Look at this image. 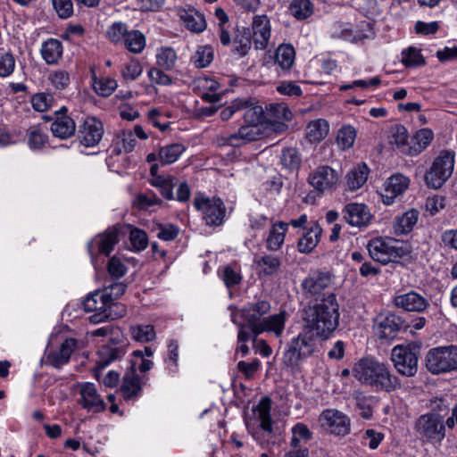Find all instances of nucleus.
<instances>
[{"label":"nucleus","instance_id":"53","mask_svg":"<svg viewBox=\"0 0 457 457\" xmlns=\"http://www.w3.org/2000/svg\"><path fill=\"white\" fill-rule=\"evenodd\" d=\"M220 274L227 287L238 285L242 280L240 269L237 266H225L220 269Z\"/></svg>","mask_w":457,"mask_h":457},{"label":"nucleus","instance_id":"35","mask_svg":"<svg viewBox=\"0 0 457 457\" xmlns=\"http://www.w3.org/2000/svg\"><path fill=\"white\" fill-rule=\"evenodd\" d=\"M369 169L365 163L353 167L346 175V189L355 191L361 188L368 179Z\"/></svg>","mask_w":457,"mask_h":457},{"label":"nucleus","instance_id":"26","mask_svg":"<svg viewBox=\"0 0 457 457\" xmlns=\"http://www.w3.org/2000/svg\"><path fill=\"white\" fill-rule=\"evenodd\" d=\"M253 262L259 277L272 276L279 270L281 266L280 258L269 253L255 257Z\"/></svg>","mask_w":457,"mask_h":457},{"label":"nucleus","instance_id":"11","mask_svg":"<svg viewBox=\"0 0 457 457\" xmlns=\"http://www.w3.org/2000/svg\"><path fill=\"white\" fill-rule=\"evenodd\" d=\"M409 327L402 316H376L373 321L374 333L381 340H392Z\"/></svg>","mask_w":457,"mask_h":457},{"label":"nucleus","instance_id":"27","mask_svg":"<svg viewBox=\"0 0 457 457\" xmlns=\"http://www.w3.org/2000/svg\"><path fill=\"white\" fill-rule=\"evenodd\" d=\"M253 412L256 414L257 419L260 420L261 428L271 434L273 432V424L270 416L271 411V400L268 396H263L259 401L256 407L253 409Z\"/></svg>","mask_w":457,"mask_h":457},{"label":"nucleus","instance_id":"24","mask_svg":"<svg viewBox=\"0 0 457 457\" xmlns=\"http://www.w3.org/2000/svg\"><path fill=\"white\" fill-rule=\"evenodd\" d=\"M179 15L184 26L194 33H201L206 29L204 14L195 8L181 9Z\"/></svg>","mask_w":457,"mask_h":457},{"label":"nucleus","instance_id":"62","mask_svg":"<svg viewBox=\"0 0 457 457\" xmlns=\"http://www.w3.org/2000/svg\"><path fill=\"white\" fill-rule=\"evenodd\" d=\"M89 334L92 337H110L111 340L113 342H119L122 336L120 329L111 323H107L106 325L89 332Z\"/></svg>","mask_w":457,"mask_h":457},{"label":"nucleus","instance_id":"25","mask_svg":"<svg viewBox=\"0 0 457 457\" xmlns=\"http://www.w3.org/2000/svg\"><path fill=\"white\" fill-rule=\"evenodd\" d=\"M420 212L417 209H410L395 219L393 229L395 235L409 234L419 220Z\"/></svg>","mask_w":457,"mask_h":457},{"label":"nucleus","instance_id":"51","mask_svg":"<svg viewBox=\"0 0 457 457\" xmlns=\"http://www.w3.org/2000/svg\"><path fill=\"white\" fill-rule=\"evenodd\" d=\"M313 314H338L339 305L334 294L324 297L320 303L313 306Z\"/></svg>","mask_w":457,"mask_h":457},{"label":"nucleus","instance_id":"15","mask_svg":"<svg viewBox=\"0 0 457 457\" xmlns=\"http://www.w3.org/2000/svg\"><path fill=\"white\" fill-rule=\"evenodd\" d=\"M251 37L256 50L268 47L271 37L270 21L265 14L254 15L251 24Z\"/></svg>","mask_w":457,"mask_h":457},{"label":"nucleus","instance_id":"52","mask_svg":"<svg viewBox=\"0 0 457 457\" xmlns=\"http://www.w3.org/2000/svg\"><path fill=\"white\" fill-rule=\"evenodd\" d=\"M142 72L143 66L136 58H131L120 70V74L126 81L136 80L139 76H141Z\"/></svg>","mask_w":457,"mask_h":457},{"label":"nucleus","instance_id":"56","mask_svg":"<svg viewBox=\"0 0 457 457\" xmlns=\"http://www.w3.org/2000/svg\"><path fill=\"white\" fill-rule=\"evenodd\" d=\"M280 159L282 165L289 170H297L302 162L299 152L293 147L283 150Z\"/></svg>","mask_w":457,"mask_h":457},{"label":"nucleus","instance_id":"46","mask_svg":"<svg viewBox=\"0 0 457 457\" xmlns=\"http://www.w3.org/2000/svg\"><path fill=\"white\" fill-rule=\"evenodd\" d=\"M313 4L311 0H292L289 12L293 17L302 21L306 20L313 13Z\"/></svg>","mask_w":457,"mask_h":457},{"label":"nucleus","instance_id":"41","mask_svg":"<svg viewBox=\"0 0 457 457\" xmlns=\"http://www.w3.org/2000/svg\"><path fill=\"white\" fill-rule=\"evenodd\" d=\"M186 151V146L180 143L166 145L159 150V161L162 164L174 163Z\"/></svg>","mask_w":457,"mask_h":457},{"label":"nucleus","instance_id":"1","mask_svg":"<svg viewBox=\"0 0 457 457\" xmlns=\"http://www.w3.org/2000/svg\"><path fill=\"white\" fill-rule=\"evenodd\" d=\"M353 374L361 384L374 386L378 390L392 392L401 387L400 379L385 363L374 357L368 356L359 360L353 368Z\"/></svg>","mask_w":457,"mask_h":457},{"label":"nucleus","instance_id":"43","mask_svg":"<svg viewBox=\"0 0 457 457\" xmlns=\"http://www.w3.org/2000/svg\"><path fill=\"white\" fill-rule=\"evenodd\" d=\"M134 206L140 211H154L162 205V201L154 193H139L133 201Z\"/></svg>","mask_w":457,"mask_h":457},{"label":"nucleus","instance_id":"16","mask_svg":"<svg viewBox=\"0 0 457 457\" xmlns=\"http://www.w3.org/2000/svg\"><path fill=\"white\" fill-rule=\"evenodd\" d=\"M321 426L331 434L345 436L350 431V420L337 410H325L319 419Z\"/></svg>","mask_w":457,"mask_h":457},{"label":"nucleus","instance_id":"59","mask_svg":"<svg viewBox=\"0 0 457 457\" xmlns=\"http://www.w3.org/2000/svg\"><path fill=\"white\" fill-rule=\"evenodd\" d=\"M312 438V432L303 423H297L292 428V438L290 445L298 448L301 440L308 441Z\"/></svg>","mask_w":457,"mask_h":457},{"label":"nucleus","instance_id":"61","mask_svg":"<svg viewBox=\"0 0 457 457\" xmlns=\"http://www.w3.org/2000/svg\"><path fill=\"white\" fill-rule=\"evenodd\" d=\"M445 197L438 195H433L427 197L424 208L426 212H428L430 216H435L440 211L445 209Z\"/></svg>","mask_w":457,"mask_h":457},{"label":"nucleus","instance_id":"48","mask_svg":"<svg viewBox=\"0 0 457 457\" xmlns=\"http://www.w3.org/2000/svg\"><path fill=\"white\" fill-rule=\"evenodd\" d=\"M28 145L30 149H41L47 142L48 136L41 126H32L28 129Z\"/></svg>","mask_w":457,"mask_h":457},{"label":"nucleus","instance_id":"3","mask_svg":"<svg viewBox=\"0 0 457 457\" xmlns=\"http://www.w3.org/2000/svg\"><path fill=\"white\" fill-rule=\"evenodd\" d=\"M246 318L245 323L238 322L233 319V322L238 326L237 339L239 343H246L250 340L252 335H259L262 332H272L277 337L283 333L286 317L285 316H267L261 320V316H239Z\"/></svg>","mask_w":457,"mask_h":457},{"label":"nucleus","instance_id":"63","mask_svg":"<svg viewBox=\"0 0 457 457\" xmlns=\"http://www.w3.org/2000/svg\"><path fill=\"white\" fill-rule=\"evenodd\" d=\"M129 241L137 251H143L147 247L148 237L146 233L139 228H133L129 233Z\"/></svg>","mask_w":457,"mask_h":457},{"label":"nucleus","instance_id":"22","mask_svg":"<svg viewBox=\"0 0 457 457\" xmlns=\"http://www.w3.org/2000/svg\"><path fill=\"white\" fill-rule=\"evenodd\" d=\"M394 303L398 308L411 312H422L429 304L427 298L414 291L396 295Z\"/></svg>","mask_w":457,"mask_h":457},{"label":"nucleus","instance_id":"60","mask_svg":"<svg viewBox=\"0 0 457 457\" xmlns=\"http://www.w3.org/2000/svg\"><path fill=\"white\" fill-rule=\"evenodd\" d=\"M402 62L407 67H413L423 64L424 59L420 50L409 47L402 52Z\"/></svg>","mask_w":457,"mask_h":457},{"label":"nucleus","instance_id":"38","mask_svg":"<svg viewBox=\"0 0 457 457\" xmlns=\"http://www.w3.org/2000/svg\"><path fill=\"white\" fill-rule=\"evenodd\" d=\"M295 52L289 44H282L275 51V62L281 70L287 71L295 62Z\"/></svg>","mask_w":457,"mask_h":457},{"label":"nucleus","instance_id":"6","mask_svg":"<svg viewBox=\"0 0 457 457\" xmlns=\"http://www.w3.org/2000/svg\"><path fill=\"white\" fill-rule=\"evenodd\" d=\"M417 347L411 345H397L391 351V361L396 371L404 377H413L418 371Z\"/></svg>","mask_w":457,"mask_h":457},{"label":"nucleus","instance_id":"21","mask_svg":"<svg viewBox=\"0 0 457 457\" xmlns=\"http://www.w3.org/2000/svg\"><path fill=\"white\" fill-rule=\"evenodd\" d=\"M345 221L353 227H364L371 219L370 209L364 204L350 203L343 209Z\"/></svg>","mask_w":457,"mask_h":457},{"label":"nucleus","instance_id":"45","mask_svg":"<svg viewBox=\"0 0 457 457\" xmlns=\"http://www.w3.org/2000/svg\"><path fill=\"white\" fill-rule=\"evenodd\" d=\"M356 137L357 131L353 126H342L338 129L336 137V143L337 147L343 151L350 149L353 145Z\"/></svg>","mask_w":457,"mask_h":457},{"label":"nucleus","instance_id":"20","mask_svg":"<svg viewBox=\"0 0 457 457\" xmlns=\"http://www.w3.org/2000/svg\"><path fill=\"white\" fill-rule=\"evenodd\" d=\"M410 186V179L403 174L396 173L389 177L385 182V194L381 195L382 202L391 205L395 199L403 195Z\"/></svg>","mask_w":457,"mask_h":457},{"label":"nucleus","instance_id":"39","mask_svg":"<svg viewBox=\"0 0 457 457\" xmlns=\"http://www.w3.org/2000/svg\"><path fill=\"white\" fill-rule=\"evenodd\" d=\"M121 45H123L129 52L138 54L144 51L146 46V38L141 31L132 29L129 30Z\"/></svg>","mask_w":457,"mask_h":457},{"label":"nucleus","instance_id":"18","mask_svg":"<svg viewBox=\"0 0 457 457\" xmlns=\"http://www.w3.org/2000/svg\"><path fill=\"white\" fill-rule=\"evenodd\" d=\"M77 347L78 341L72 337L63 339L57 349L48 346L46 353V363L54 368H61L69 362L71 355Z\"/></svg>","mask_w":457,"mask_h":457},{"label":"nucleus","instance_id":"42","mask_svg":"<svg viewBox=\"0 0 457 457\" xmlns=\"http://www.w3.org/2000/svg\"><path fill=\"white\" fill-rule=\"evenodd\" d=\"M174 179L175 178L171 175H162V177L151 178L149 183L156 187L165 199L173 200Z\"/></svg>","mask_w":457,"mask_h":457},{"label":"nucleus","instance_id":"34","mask_svg":"<svg viewBox=\"0 0 457 457\" xmlns=\"http://www.w3.org/2000/svg\"><path fill=\"white\" fill-rule=\"evenodd\" d=\"M262 132L259 126L246 123V125L239 128L237 133L230 135L227 139V143L231 145H238L240 143H237V140L251 142L260 138Z\"/></svg>","mask_w":457,"mask_h":457},{"label":"nucleus","instance_id":"14","mask_svg":"<svg viewBox=\"0 0 457 457\" xmlns=\"http://www.w3.org/2000/svg\"><path fill=\"white\" fill-rule=\"evenodd\" d=\"M333 282V275L330 271L316 270L302 281V288L304 294L310 297H316L328 287Z\"/></svg>","mask_w":457,"mask_h":457},{"label":"nucleus","instance_id":"2","mask_svg":"<svg viewBox=\"0 0 457 457\" xmlns=\"http://www.w3.org/2000/svg\"><path fill=\"white\" fill-rule=\"evenodd\" d=\"M320 343L304 328L287 342L282 357L283 364L292 370H297L307 358L320 352Z\"/></svg>","mask_w":457,"mask_h":457},{"label":"nucleus","instance_id":"64","mask_svg":"<svg viewBox=\"0 0 457 457\" xmlns=\"http://www.w3.org/2000/svg\"><path fill=\"white\" fill-rule=\"evenodd\" d=\"M147 76L152 83L158 86L168 87L172 84V79L162 68H151L147 72Z\"/></svg>","mask_w":457,"mask_h":457},{"label":"nucleus","instance_id":"33","mask_svg":"<svg viewBox=\"0 0 457 457\" xmlns=\"http://www.w3.org/2000/svg\"><path fill=\"white\" fill-rule=\"evenodd\" d=\"M288 228L287 222L279 221L275 223L267 237L266 246L270 251H278L281 248L285 241L286 233Z\"/></svg>","mask_w":457,"mask_h":457},{"label":"nucleus","instance_id":"47","mask_svg":"<svg viewBox=\"0 0 457 457\" xmlns=\"http://www.w3.org/2000/svg\"><path fill=\"white\" fill-rule=\"evenodd\" d=\"M156 64L162 70L170 71L177 62V54L171 47H161L156 52Z\"/></svg>","mask_w":457,"mask_h":457},{"label":"nucleus","instance_id":"31","mask_svg":"<svg viewBox=\"0 0 457 457\" xmlns=\"http://www.w3.org/2000/svg\"><path fill=\"white\" fill-rule=\"evenodd\" d=\"M40 53L47 64H56L62 56V44L56 38H49L43 42Z\"/></svg>","mask_w":457,"mask_h":457},{"label":"nucleus","instance_id":"28","mask_svg":"<svg viewBox=\"0 0 457 457\" xmlns=\"http://www.w3.org/2000/svg\"><path fill=\"white\" fill-rule=\"evenodd\" d=\"M80 309L85 312H96V314L111 311L104 296L99 290L88 294L81 303Z\"/></svg>","mask_w":457,"mask_h":457},{"label":"nucleus","instance_id":"40","mask_svg":"<svg viewBox=\"0 0 457 457\" xmlns=\"http://www.w3.org/2000/svg\"><path fill=\"white\" fill-rule=\"evenodd\" d=\"M252 43L250 29L242 28L234 38L233 52L240 57L245 56L251 50Z\"/></svg>","mask_w":457,"mask_h":457},{"label":"nucleus","instance_id":"10","mask_svg":"<svg viewBox=\"0 0 457 457\" xmlns=\"http://www.w3.org/2000/svg\"><path fill=\"white\" fill-rule=\"evenodd\" d=\"M304 328L320 343L328 340L338 327V316H305Z\"/></svg>","mask_w":457,"mask_h":457},{"label":"nucleus","instance_id":"49","mask_svg":"<svg viewBox=\"0 0 457 457\" xmlns=\"http://www.w3.org/2000/svg\"><path fill=\"white\" fill-rule=\"evenodd\" d=\"M213 49L210 46H200L191 57V62L196 68H205L213 60Z\"/></svg>","mask_w":457,"mask_h":457},{"label":"nucleus","instance_id":"44","mask_svg":"<svg viewBox=\"0 0 457 457\" xmlns=\"http://www.w3.org/2000/svg\"><path fill=\"white\" fill-rule=\"evenodd\" d=\"M92 85L95 92L104 97L110 96L118 87L115 79L110 77L97 78L96 74L92 76Z\"/></svg>","mask_w":457,"mask_h":457},{"label":"nucleus","instance_id":"50","mask_svg":"<svg viewBox=\"0 0 457 457\" xmlns=\"http://www.w3.org/2000/svg\"><path fill=\"white\" fill-rule=\"evenodd\" d=\"M128 25L122 21H114L106 29L107 38L115 45H121L127 33Z\"/></svg>","mask_w":457,"mask_h":457},{"label":"nucleus","instance_id":"54","mask_svg":"<svg viewBox=\"0 0 457 457\" xmlns=\"http://www.w3.org/2000/svg\"><path fill=\"white\" fill-rule=\"evenodd\" d=\"M434 138V133L429 129H422L414 135L415 145L412 147L414 154H420L426 149Z\"/></svg>","mask_w":457,"mask_h":457},{"label":"nucleus","instance_id":"32","mask_svg":"<svg viewBox=\"0 0 457 457\" xmlns=\"http://www.w3.org/2000/svg\"><path fill=\"white\" fill-rule=\"evenodd\" d=\"M241 104L245 122L259 126L264 119L263 108L252 100L241 99Z\"/></svg>","mask_w":457,"mask_h":457},{"label":"nucleus","instance_id":"5","mask_svg":"<svg viewBox=\"0 0 457 457\" xmlns=\"http://www.w3.org/2000/svg\"><path fill=\"white\" fill-rule=\"evenodd\" d=\"M426 367L432 374L457 370V345L430 349L426 355Z\"/></svg>","mask_w":457,"mask_h":457},{"label":"nucleus","instance_id":"36","mask_svg":"<svg viewBox=\"0 0 457 457\" xmlns=\"http://www.w3.org/2000/svg\"><path fill=\"white\" fill-rule=\"evenodd\" d=\"M76 126L74 120L66 115L58 116L51 124V131L54 136L65 139L72 136Z\"/></svg>","mask_w":457,"mask_h":457},{"label":"nucleus","instance_id":"29","mask_svg":"<svg viewBox=\"0 0 457 457\" xmlns=\"http://www.w3.org/2000/svg\"><path fill=\"white\" fill-rule=\"evenodd\" d=\"M322 228L316 222L308 228L298 241V251L302 253H309L313 251L320 242Z\"/></svg>","mask_w":457,"mask_h":457},{"label":"nucleus","instance_id":"37","mask_svg":"<svg viewBox=\"0 0 457 457\" xmlns=\"http://www.w3.org/2000/svg\"><path fill=\"white\" fill-rule=\"evenodd\" d=\"M126 351L122 346H102L98 353V359L96 360L97 369L103 370L115 360L121 358Z\"/></svg>","mask_w":457,"mask_h":457},{"label":"nucleus","instance_id":"13","mask_svg":"<svg viewBox=\"0 0 457 457\" xmlns=\"http://www.w3.org/2000/svg\"><path fill=\"white\" fill-rule=\"evenodd\" d=\"M118 242L119 230L115 227L108 228L104 233L96 236L87 243V251L92 262H95L96 253L109 255Z\"/></svg>","mask_w":457,"mask_h":457},{"label":"nucleus","instance_id":"30","mask_svg":"<svg viewBox=\"0 0 457 457\" xmlns=\"http://www.w3.org/2000/svg\"><path fill=\"white\" fill-rule=\"evenodd\" d=\"M329 123L325 119L310 121L305 129V138L310 143H318L327 137L329 133Z\"/></svg>","mask_w":457,"mask_h":457},{"label":"nucleus","instance_id":"17","mask_svg":"<svg viewBox=\"0 0 457 457\" xmlns=\"http://www.w3.org/2000/svg\"><path fill=\"white\" fill-rule=\"evenodd\" d=\"M78 387L80 395L78 403L83 409L87 410L88 412L94 413H98L105 410L106 404L93 383L84 382L79 384Z\"/></svg>","mask_w":457,"mask_h":457},{"label":"nucleus","instance_id":"55","mask_svg":"<svg viewBox=\"0 0 457 457\" xmlns=\"http://www.w3.org/2000/svg\"><path fill=\"white\" fill-rule=\"evenodd\" d=\"M132 337L138 342H149L155 338L154 326L136 325L130 328Z\"/></svg>","mask_w":457,"mask_h":457},{"label":"nucleus","instance_id":"19","mask_svg":"<svg viewBox=\"0 0 457 457\" xmlns=\"http://www.w3.org/2000/svg\"><path fill=\"white\" fill-rule=\"evenodd\" d=\"M80 143L92 147L99 144L104 135V125L102 121L96 117H87L79 129Z\"/></svg>","mask_w":457,"mask_h":457},{"label":"nucleus","instance_id":"9","mask_svg":"<svg viewBox=\"0 0 457 457\" xmlns=\"http://www.w3.org/2000/svg\"><path fill=\"white\" fill-rule=\"evenodd\" d=\"M418 436L426 441L440 442L445 436L442 417L436 413L421 415L415 423Z\"/></svg>","mask_w":457,"mask_h":457},{"label":"nucleus","instance_id":"8","mask_svg":"<svg viewBox=\"0 0 457 457\" xmlns=\"http://www.w3.org/2000/svg\"><path fill=\"white\" fill-rule=\"evenodd\" d=\"M370 256L376 262L386 264L399 258L403 251L399 242L392 237H376L368 244Z\"/></svg>","mask_w":457,"mask_h":457},{"label":"nucleus","instance_id":"4","mask_svg":"<svg viewBox=\"0 0 457 457\" xmlns=\"http://www.w3.org/2000/svg\"><path fill=\"white\" fill-rule=\"evenodd\" d=\"M455 164V154L442 150L426 171L424 179L428 187L438 189L451 178Z\"/></svg>","mask_w":457,"mask_h":457},{"label":"nucleus","instance_id":"12","mask_svg":"<svg viewBox=\"0 0 457 457\" xmlns=\"http://www.w3.org/2000/svg\"><path fill=\"white\" fill-rule=\"evenodd\" d=\"M338 179L337 171L327 165L317 167L308 177L309 184L321 194L334 189Z\"/></svg>","mask_w":457,"mask_h":457},{"label":"nucleus","instance_id":"57","mask_svg":"<svg viewBox=\"0 0 457 457\" xmlns=\"http://www.w3.org/2000/svg\"><path fill=\"white\" fill-rule=\"evenodd\" d=\"M126 259L113 255L108 262L107 270L112 278H120L127 273Z\"/></svg>","mask_w":457,"mask_h":457},{"label":"nucleus","instance_id":"23","mask_svg":"<svg viewBox=\"0 0 457 457\" xmlns=\"http://www.w3.org/2000/svg\"><path fill=\"white\" fill-rule=\"evenodd\" d=\"M142 390V383L138 374L137 373L136 366L133 364L124 374L121 392L126 400H130L137 397Z\"/></svg>","mask_w":457,"mask_h":457},{"label":"nucleus","instance_id":"7","mask_svg":"<svg viewBox=\"0 0 457 457\" xmlns=\"http://www.w3.org/2000/svg\"><path fill=\"white\" fill-rule=\"evenodd\" d=\"M194 207L203 213V219L208 226H220L226 216V207L221 199L197 195L193 202Z\"/></svg>","mask_w":457,"mask_h":457},{"label":"nucleus","instance_id":"58","mask_svg":"<svg viewBox=\"0 0 457 457\" xmlns=\"http://www.w3.org/2000/svg\"><path fill=\"white\" fill-rule=\"evenodd\" d=\"M126 287L125 284L117 282L101 291L111 309L112 305H116L114 301L125 293Z\"/></svg>","mask_w":457,"mask_h":457}]
</instances>
